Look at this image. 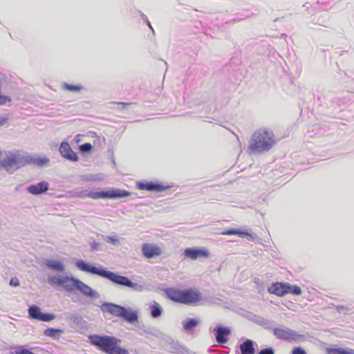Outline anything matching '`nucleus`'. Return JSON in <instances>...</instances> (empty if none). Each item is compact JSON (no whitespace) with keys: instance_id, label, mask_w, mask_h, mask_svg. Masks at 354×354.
<instances>
[{"instance_id":"obj_1","label":"nucleus","mask_w":354,"mask_h":354,"mask_svg":"<svg viewBox=\"0 0 354 354\" xmlns=\"http://www.w3.org/2000/svg\"><path fill=\"white\" fill-rule=\"evenodd\" d=\"M75 266L81 271L105 278L115 285L128 287L138 292H141L144 290V285L133 283L128 277L120 275L116 272L106 270L102 266L97 267L94 264L86 262L83 260L76 261Z\"/></svg>"},{"instance_id":"obj_2","label":"nucleus","mask_w":354,"mask_h":354,"mask_svg":"<svg viewBox=\"0 0 354 354\" xmlns=\"http://www.w3.org/2000/svg\"><path fill=\"white\" fill-rule=\"evenodd\" d=\"M88 338L92 345L106 354H129L127 349L118 346L121 340L113 336L91 335Z\"/></svg>"},{"instance_id":"obj_3","label":"nucleus","mask_w":354,"mask_h":354,"mask_svg":"<svg viewBox=\"0 0 354 354\" xmlns=\"http://www.w3.org/2000/svg\"><path fill=\"white\" fill-rule=\"evenodd\" d=\"M274 144L273 132L270 129H261L253 133L250 149L255 153H261L270 150Z\"/></svg>"},{"instance_id":"obj_4","label":"nucleus","mask_w":354,"mask_h":354,"mask_svg":"<svg viewBox=\"0 0 354 354\" xmlns=\"http://www.w3.org/2000/svg\"><path fill=\"white\" fill-rule=\"evenodd\" d=\"M101 310L104 313L122 318L124 322L129 324L138 322L139 319L138 312L137 310H133L131 308H125L113 303H102Z\"/></svg>"},{"instance_id":"obj_5","label":"nucleus","mask_w":354,"mask_h":354,"mask_svg":"<svg viewBox=\"0 0 354 354\" xmlns=\"http://www.w3.org/2000/svg\"><path fill=\"white\" fill-rule=\"evenodd\" d=\"M165 293L169 299L185 304H194L201 299V292L192 288L181 290L171 288L166 289Z\"/></svg>"},{"instance_id":"obj_6","label":"nucleus","mask_w":354,"mask_h":354,"mask_svg":"<svg viewBox=\"0 0 354 354\" xmlns=\"http://www.w3.org/2000/svg\"><path fill=\"white\" fill-rule=\"evenodd\" d=\"M30 160L28 153L9 151L6 157L0 160V167H3L8 174H12L17 169L28 165Z\"/></svg>"},{"instance_id":"obj_7","label":"nucleus","mask_w":354,"mask_h":354,"mask_svg":"<svg viewBox=\"0 0 354 354\" xmlns=\"http://www.w3.org/2000/svg\"><path fill=\"white\" fill-rule=\"evenodd\" d=\"M273 335L278 339L288 342H297L302 335L286 326L279 325L272 330Z\"/></svg>"},{"instance_id":"obj_8","label":"nucleus","mask_w":354,"mask_h":354,"mask_svg":"<svg viewBox=\"0 0 354 354\" xmlns=\"http://www.w3.org/2000/svg\"><path fill=\"white\" fill-rule=\"evenodd\" d=\"M29 317L33 319L50 322L55 318V315L51 313H44L40 308L36 305H32L28 308Z\"/></svg>"},{"instance_id":"obj_9","label":"nucleus","mask_w":354,"mask_h":354,"mask_svg":"<svg viewBox=\"0 0 354 354\" xmlns=\"http://www.w3.org/2000/svg\"><path fill=\"white\" fill-rule=\"evenodd\" d=\"M210 332L214 333L215 339L218 344H224L228 341V337L232 333L231 328L218 325L216 328L209 329Z\"/></svg>"},{"instance_id":"obj_10","label":"nucleus","mask_w":354,"mask_h":354,"mask_svg":"<svg viewBox=\"0 0 354 354\" xmlns=\"http://www.w3.org/2000/svg\"><path fill=\"white\" fill-rule=\"evenodd\" d=\"M65 320L68 323L71 327L78 329H86L87 328V322L83 317L77 313H68L65 315Z\"/></svg>"},{"instance_id":"obj_11","label":"nucleus","mask_w":354,"mask_h":354,"mask_svg":"<svg viewBox=\"0 0 354 354\" xmlns=\"http://www.w3.org/2000/svg\"><path fill=\"white\" fill-rule=\"evenodd\" d=\"M209 255V251L205 248H188L184 250V256L192 260H196L199 257L207 258Z\"/></svg>"},{"instance_id":"obj_12","label":"nucleus","mask_w":354,"mask_h":354,"mask_svg":"<svg viewBox=\"0 0 354 354\" xmlns=\"http://www.w3.org/2000/svg\"><path fill=\"white\" fill-rule=\"evenodd\" d=\"M137 187L140 190H147L149 192H160L167 190L169 188V186H165L160 183H156L153 182H138L136 183Z\"/></svg>"},{"instance_id":"obj_13","label":"nucleus","mask_w":354,"mask_h":354,"mask_svg":"<svg viewBox=\"0 0 354 354\" xmlns=\"http://www.w3.org/2000/svg\"><path fill=\"white\" fill-rule=\"evenodd\" d=\"M75 282L76 289L78 290L84 296L92 299H98L100 297V294L96 290L82 282L81 280L75 281Z\"/></svg>"},{"instance_id":"obj_14","label":"nucleus","mask_w":354,"mask_h":354,"mask_svg":"<svg viewBox=\"0 0 354 354\" xmlns=\"http://www.w3.org/2000/svg\"><path fill=\"white\" fill-rule=\"evenodd\" d=\"M59 150L62 156L66 159L72 162H76L78 160L77 153L72 150L70 145L67 142H62Z\"/></svg>"},{"instance_id":"obj_15","label":"nucleus","mask_w":354,"mask_h":354,"mask_svg":"<svg viewBox=\"0 0 354 354\" xmlns=\"http://www.w3.org/2000/svg\"><path fill=\"white\" fill-rule=\"evenodd\" d=\"M142 252L146 258L151 259L160 256L162 254V250L156 245L144 243L142 245Z\"/></svg>"},{"instance_id":"obj_16","label":"nucleus","mask_w":354,"mask_h":354,"mask_svg":"<svg viewBox=\"0 0 354 354\" xmlns=\"http://www.w3.org/2000/svg\"><path fill=\"white\" fill-rule=\"evenodd\" d=\"M49 189V183L47 181H41L37 184H32L27 187V191L28 193L32 195L41 194Z\"/></svg>"},{"instance_id":"obj_17","label":"nucleus","mask_w":354,"mask_h":354,"mask_svg":"<svg viewBox=\"0 0 354 354\" xmlns=\"http://www.w3.org/2000/svg\"><path fill=\"white\" fill-rule=\"evenodd\" d=\"M257 344L253 340L247 339L240 344L239 348L241 354H255Z\"/></svg>"},{"instance_id":"obj_18","label":"nucleus","mask_w":354,"mask_h":354,"mask_svg":"<svg viewBox=\"0 0 354 354\" xmlns=\"http://www.w3.org/2000/svg\"><path fill=\"white\" fill-rule=\"evenodd\" d=\"M106 198H122L131 195V193L127 190H122L118 188H113L106 191Z\"/></svg>"},{"instance_id":"obj_19","label":"nucleus","mask_w":354,"mask_h":354,"mask_svg":"<svg viewBox=\"0 0 354 354\" xmlns=\"http://www.w3.org/2000/svg\"><path fill=\"white\" fill-rule=\"evenodd\" d=\"M268 292L271 294L283 297L286 292V283H274L268 288Z\"/></svg>"},{"instance_id":"obj_20","label":"nucleus","mask_w":354,"mask_h":354,"mask_svg":"<svg viewBox=\"0 0 354 354\" xmlns=\"http://www.w3.org/2000/svg\"><path fill=\"white\" fill-rule=\"evenodd\" d=\"M75 281H80L79 279L73 276H65L63 277L62 286L64 290L68 292H71L76 289Z\"/></svg>"},{"instance_id":"obj_21","label":"nucleus","mask_w":354,"mask_h":354,"mask_svg":"<svg viewBox=\"0 0 354 354\" xmlns=\"http://www.w3.org/2000/svg\"><path fill=\"white\" fill-rule=\"evenodd\" d=\"M77 196L81 198L89 197L93 199H99V198H106V191H100V192H89L86 191H81L77 193Z\"/></svg>"},{"instance_id":"obj_22","label":"nucleus","mask_w":354,"mask_h":354,"mask_svg":"<svg viewBox=\"0 0 354 354\" xmlns=\"http://www.w3.org/2000/svg\"><path fill=\"white\" fill-rule=\"evenodd\" d=\"M254 323L263 327L266 330H273L274 328L275 322L273 320L263 318L261 316L256 317L254 320Z\"/></svg>"},{"instance_id":"obj_23","label":"nucleus","mask_w":354,"mask_h":354,"mask_svg":"<svg viewBox=\"0 0 354 354\" xmlns=\"http://www.w3.org/2000/svg\"><path fill=\"white\" fill-rule=\"evenodd\" d=\"M44 264L48 268L57 272H62L65 269L64 263L60 261L46 259L44 260Z\"/></svg>"},{"instance_id":"obj_24","label":"nucleus","mask_w":354,"mask_h":354,"mask_svg":"<svg viewBox=\"0 0 354 354\" xmlns=\"http://www.w3.org/2000/svg\"><path fill=\"white\" fill-rule=\"evenodd\" d=\"M198 324V321L195 319H187L183 322V330L187 333H191L193 329Z\"/></svg>"},{"instance_id":"obj_25","label":"nucleus","mask_w":354,"mask_h":354,"mask_svg":"<svg viewBox=\"0 0 354 354\" xmlns=\"http://www.w3.org/2000/svg\"><path fill=\"white\" fill-rule=\"evenodd\" d=\"M149 310H150V315H151V317H153V318L159 317L160 316H161L162 313V309L161 306L156 301H153L151 304V305L149 306Z\"/></svg>"},{"instance_id":"obj_26","label":"nucleus","mask_w":354,"mask_h":354,"mask_svg":"<svg viewBox=\"0 0 354 354\" xmlns=\"http://www.w3.org/2000/svg\"><path fill=\"white\" fill-rule=\"evenodd\" d=\"M62 333V330L53 328H48L44 331V335L45 336L50 337L53 339H59V337Z\"/></svg>"},{"instance_id":"obj_27","label":"nucleus","mask_w":354,"mask_h":354,"mask_svg":"<svg viewBox=\"0 0 354 354\" xmlns=\"http://www.w3.org/2000/svg\"><path fill=\"white\" fill-rule=\"evenodd\" d=\"M28 157L30 158V162L28 164L33 163L37 165V166L42 167L44 165H46L49 163L50 160L48 158L44 156V157H38V158H33L32 156L28 154Z\"/></svg>"},{"instance_id":"obj_28","label":"nucleus","mask_w":354,"mask_h":354,"mask_svg":"<svg viewBox=\"0 0 354 354\" xmlns=\"http://www.w3.org/2000/svg\"><path fill=\"white\" fill-rule=\"evenodd\" d=\"M102 238L107 243H109L115 246H118L120 244V239L117 235L115 236H106L100 234Z\"/></svg>"},{"instance_id":"obj_29","label":"nucleus","mask_w":354,"mask_h":354,"mask_svg":"<svg viewBox=\"0 0 354 354\" xmlns=\"http://www.w3.org/2000/svg\"><path fill=\"white\" fill-rule=\"evenodd\" d=\"M302 291L300 287L297 286H292L286 283V295L288 293H291L294 295H300Z\"/></svg>"},{"instance_id":"obj_30","label":"nucleus","mask_w":354,"mask_h":354,"mask_svg":"<svg viewBox=\"0 0 354 354\" xmlns=\"http://www.w3.org/2000/svg\"><path fill=\"white\" fill-rule=\"evenodd\" d=\"M221 234H223V235L237 234V235H250V236H251L248 232L242 231V230H240L238 229L227 230L225 231L222 232Z\"/></svg>"},{"instance_id":"obj_31","label":"nucleus","mask_w":354,"mask_h":354,"mask_svg":"<svg viewBox=\"0 0 354 354\" xmlns=\"http://www.w3.org/2000/svg\"><path fill=\"white\" fill-rule=\"evenodd\" d=\"M63 277L59 275L50 276L48 278V281L50 285L62 286Z\"/></svg>"},{"instance_id":"obj_32","label":"nucleus","mask_w":354,"mask_h":354,"mask_svg":"<svg viewBox=\"0 0 354 354\" xmlns=\"http://www.w3.org/2000/svg\"><path fill=\"white\" fill-rule=\"evenodd\" d=\"M63 88L72 92H80L83 89L81 85H72L67 83L63 84Z\"/></svg>"},{"instance_id":"obj_33","label":"nucleus","mask_w":354,"mask_h":354,"mask_svg":"<svg viewBox=\"0 0 354 354\" xmlns=\"http://www.w3.org/2000/svg\"><path fill=\"white\" fill-rule=\"evenodd\" d=\"M328 354H354L352 351H346L342 348H331L328 350Z\"/></svg>"},{"instance_id":"obj_34","label":"nucleus","mask_w":354,"mask_h":354,"mask_svg":"<svg viewBox=\"0 0 354 354\" xmlns=\"http://www.w3.org/2000/svg\"><path fill=\"white\" fill-rule=\"evenodd\" d=\"M91 251L95 252L101 250L102 243L93 241L90 243Z\"/></svg>"},{"instance_id":"obj_35","label":"nucleus","mask_w":354,"mask_h":354,"mask_svg":"<svg viewBox=\"0 0 354 354\" xmlns=\"http://www.w3.org/2000/svg\"><path fill=\"white\" fill-rule=\"evenodd\" d=\"M80 149L82 152H89L92 149V145L90 143H84L80 146Z\"/></svg>"},{"instance_id":"obj_36","label":"nucleus","mask_w":354,"mask_h":354,"mask_svg":"<svg viewBox=\"0 0 354 354\" xmlns=\"http://www.w3.org/2000/svg\"><path fill=\"white\" fill-rule=\"evenodd\" d=\"M274 349L272 347H267L261 349L258 354H274Z\"/></svg>"},{"instance_id":"obj_37","label":"nucleus","mask_w":354,"mask_h":354,"mask_svg":"<svg viewBox=\"0 0 354 354\" xmlns=\"http://www.w3.org/2000/svg\"><path fill=\"white\" fill-rule=\"evenodd\" d=\"M82 180H88V181H95L97 180H99V178L97 177V176L95 175H85L82 177Z\"/></svg>"},{"instance_id":"obj_38","label":"nucleus","mask_w":354,"mask_h":354,"mask_svg":"<svg viewBox=\"0 0 354 354\" xmlns=\"http://www.w3.org/2000/svg\"><path fill=\"white\" fill-rule=\"evenodd\" d=\"M291 354H307L306 351L301 347H295L291 352Z\"/></svg>"},{"instance_id":"obj_39","label":"nucleus","mask_w":354,"mask_h":354,"mask_svg":"<svg viewBox=\"0 0 354 354\" xmlns=\"http://www.w3.org/2000/svg\"><path fill=\"white\" fill-rule=\"evenodd\" d=\"M335 308L338 312L344 311L347 313L351 310V308H349L347 306L344 305L336 306Z\"/></svg>"},{"instance_id":"obj_40","label":"nucleus","mask_w":354,"mask_h":354,"mask_svg":"<svg viewBox=\"0 0 354 354\" xmlns=\"http://www.w3.org/2000/svg\"><path fill=\"white\" fill-rule=\"evenodd\" d=\"M9 284H10L11 286L17 287V286H19L20 283H19V279H18L17 277H12V278L10 280Z\"/></svg>"},{"instance_id":"obj_41","label":"nucleus","mask_w":354,"mask_h":354,"mask_svg":"<svg viewBox=\"0 0 354 354\" xmlns=\"http://www.w3.org/2000/svg\"><path fill=\"white\" fill-rule=\"evenodd\" d=\"M7 101H11L10 98L0 93V104H4Z\"/></svg>"},{"instance_id":"obj_42","label":"nucleus","mask_w":354,"mask_h":354,"mask_svg":"<svg viewBox=\"0 0 354 354\" xmlns=\"http://www.w3.org/2000/svg\"><path fill=\"white\" fill-rule=\"evenodd\" d=\"M138 13H139V15H140V17H141L142 19V20L144 21V22L145 23V22L148 20V19H147V16H146L144 13H142L141 11H140V10H138Z\"/></svg>"},{"instance_id":"obj_43","label":"nucleus","mask_w":354,"mask_h":354,"mask_svg":"<svg viewBox=\"0 0 354 354\" xmlns=\"http://www.w3.org/2000/svg\"><path fill=\"white\" fill-rule=\"evenodd\" d=\"M259 315H254V314H250L248 316V319L250 320L251 322H254V320L256 317H258Z\"/></svg>"},{"instance_id":"obj_44","label":"nucleus","mask_w":354,"mask_h":354,"mask_svg":"<svg viewBox=\"0 0 354 354\" xmlns=\"http://www.w3.org/2000/svg\"><path fill=\"white\" fill-rule=\"evenodd\" d=\"M8 122V119L6 118H0V126L3 125Z\"/></svg>"},{"instance_id":"obj_45","label":"nucleus","mask_w":354,"mask_h":354,"mask_svg":"<svg viewBox=\"0 0 354 354\" xmlns=\"http://www.w3.org/2000/svg\"><path fill=\"white\" fill-rule=\"evenodd\" d=\"M118 105L121 106V108L124 109L127 106H129L130 104L124 103V102H119L118 103Z\"/></svg>"},{"instance_id":"obj_46","label":"nucleus","mask_w":354,"mask_h":354,"mask_svg":"<svg viewBox=\"0 0 354 354\" xmlns=\"http://www.w3.org/2000/svg\"><path fill=\"white\" fill-rule=\"evenodd\" d=\"M146 24L149 27V28L152 30L153 32H154L153 28H152L151 23L149 20H147L146 22Z\"/></svg>"},{"instance_id":"obj_47","label":"nucleus","mask_w":354,"mask_h":354,"mask_svg":"<svg viewBox=\"0 0 354 354\" xmlns=\"http://www.w3.org/2000/svg\"><path fill=\"white\" fill-rule=\"evenodd\" d=\"M239 21V19H232L233 22H236V21Z\"/></svg>"}]
</instances>
